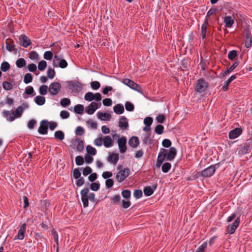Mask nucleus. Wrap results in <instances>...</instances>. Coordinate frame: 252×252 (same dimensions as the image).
<instances>
[{
	"label": "nucleus",
	"mask_w": 252,
	"mask_h": 252,
	"mask_svg": "<svg viewBox=\"0 0 252 252\" xmlns=\"http://www.w3.org/2000/svg\"><path fill=\"white\" fill-rule=\"evenodd\" d=\"M121 196L120 195H115L111 197V203L112 204H117L120 201Z\"/></svg>",
	"instance_id": "obj_56"
},
{
	"label": "nucleus",
	"mask_w": 252,
	"mask_h": 252,
	"mask_svg": "<svg viewBox=\"0 0 252 252\" xmlns=\"http://www.w3.org/2000/svg\"><path fill=\"white\" fill-rule=\"evenodd\" d=\"M162 150L166 156V159L169 161L173 160L177 154L176 149L174 147H171L168 150L163 149Z\"/></svg>",
	"instance_id": "obj_5"
},
{
	"label": "nucleus",
	"mask_w": 252,
	"mask_h": 252,
	"mask_svg": "<svg viewBox=\"0 0 252 252\" xmlns=\"http://www.w3.org/2000/svg\"><path fill=\"white\" fill-rule=\"evenodd\" d=\"M68 63L64 59H62V61L60 62V63H59L58 65V67H60L62 68H64L67 67Z\"/></svg>",
	"instance_id": "obj_62"
},
{
	"label": "nucleus",
	"mask_w": 252,
	"mask_h": 252,
	"mask_svg": "<svg viewBox=\"0 0 252 252\" xmlns=\"http://www.w3.org/2000/svg\"><path fill=\"white\" fill-rule=\"evenodd\" d=\"M29 58L32 60H38L39 59V55L35 51H32L29 54Z\"/></svg>",
	"instance_id": "obj_41"
},
{
	"label": "nucleus",
	"mask_w": 252,
	"mask_h": 252,
	"mask_svg": "<svg viewBox=\"0 0 252 252\" xmlns=\"http://www.w3.org/2000/svg\"><path fill=\"white\" fill-rule=\"evenodd\" d=\"M54 136L57 139L63 140L64 138V134L63 131L58 130L55 132Z\"/></svg>",
	"instance_id": "obj_27"
},
{
	"label": "nucleus",
	"mask_w": 252,
	"mask_h": 252,
	"mask_svg": "<svg viewBox=\"0 0 252 252\" xmlns=\"http://www.w3.org/2000/svg\"><path fill=\"white\" fill-rule=\"evenodd\" d=\"M143 141L144 144L146 145L150 144L151 143V134L150 133H146Z\"/></svg>",
	"instance_id": "obj_38"
},
{
	"label": "nucleus",
	"mask_w": 252,
	"mask_h": 252,
	"mask_svg": "<svg viewBox=\"0 0 252 252\" xmlns=\"http://www.w3.org/2000/svg\"><path fill=\"white\" fill-rule=\"evenodd\" d=\"M164 131V127L162 125H158L155 129V132L158 134H161Z\"/></svg>",
	"instance_id": "obj_40"
},
{
	"label": "nucleus",
	"mask_w": 252,
	"mask_h": 252,
	"mask_svg": "<svg viewBox=\"0 0 252 252\" xmlns=\"http://www.w3.org/2000/svg\"><path fill=\"white\" fill-rule=\"evenodd\" d=\"M113 110L116 114L120 115L124 113V107L122 104H118L114 107Z\"/></svg>",
	"instance_id": "obj_23"
},
{
	"label": "nucleus",
	"mask_w": 252,
	"mask_h": 252,
	"mask_svg": "<svg viewBox=\"0 0 252 252\" xmlns=\"http://www.w3.org/2000/svg\"><path fill=\"white\" fill-rule=\"evenodd\" d=\"M75 141L77 142L76 146V149L79 152H81L84 149V142L82 140H80L79 139H76Z\"/></svg>",
	"instance_id": "obj_29"
},
{
	"label": "nucleus",
	"mask_w": 252,
	"mask_h": 252,
	"mask_svg": "<svg viewBox=\"0 0 252 252\" xmlns=\"http://www.w3.org/2000/svg\"><path fill=\"white\" fill-rule=\"evenodd\" d=\"M84 107L81 104H77L74 106V112L78 114H82L83 113Z\"/></svg>",
	"instance_id": "obj_26"
},
{
	"label": "nucleus",
	"mask_w": 252,
	"mask_h": 252,
	"mask_svg": "<svg viewBox=\"0 0 252 252\" xmlns=\"http://www.w3.org/2000/svg\"><path fill=\"white\" fill-rule=\"evenodd\" d=\"M144 193L145 196H149L154 193L153 189L150 187H146L144 189Z\"/></svg>",
	"instance_id": "obj_33"
},
{
	"label": "nucleus",
	"mask_w": 252,
	"mask_h": 252,
	"mask_svg": "<svg viewBox=\"0 0 252 252\" xmlns=\"http://www.w3.org/2000/svg\"><path fill=\"white\" fill-rule=\"evenodd\" d=\"M19 40L20 42L21 45L27 48L32 44L30 39L25 34H21L19 36Z\"/></svg>",
	"instance_id": "obj_12"
},
{
	"label": "nucleus",
	"mask_w": 252,
	"mask_h": 252,
	"mask_svg": "<svg viewBox=\"0 0 252 252\" xmlns=\"http://www.w3.org/2000/svg\"><path fill=\"white\" fill-rule=\"evenodd\" d=\"M209 24L208 18H206L201 26V36L203 39L206 37L207 33V27Z\"/></svg>",
	"instance_id": "obj_18"
},
{
	"label": "nucleus",
	"mask_w": 252,
	"mask_h": 252,
	"mask_svg": "<svg viewBox=\"0 0 252 252\" xmlns=\"http://www.w3.org/2000/svg\"><path fill=\"white\" fill-rule=\"evenodd\" d=\"M208 87V83L203 78H200L198 80L195 86V90L201 93L205 91Z\"/></svg>",
	"instance_id": "obj_3"
},
{
	"label": "nucleus",
	"mask_w": 252,
	"mask_h": 252,
	"mask_svg": "<svg viewBox=\"0 0 252 252\" xmlns=\"http://www.w3.org/2000/svg\"><path fill=\"white\" fill-rule=\"evenodd\" d=\"M13 112L16 115V117H17V118H19L22 116L23 114V108L22 106H19L17 108L15 111Z\"/></svg>",
	"instance_id": "obj_42"
},
{
	"label": "nucleus",
	"mask_w": 252,
	"mask_h": 252,
	"mask_svg": "<svg viewBox=\"0 0 252 252\" xmlns=\"http://www.w3.org/2000/svg\"><path fill=\"white\" fill-rule=\"evenodd\" d=\"M133 195L136 199L141 198L142 196V192L141 190L137 189L134 191Z\"/></svg>",
	"instance_id": "obj_64"
},
{
	"label": "nucleus",
	"mask_w": 252,
	"mask_h": 252,
	"mask_svg": "<svg viewBox=\"0 0 252 252\" xmlns=\"http://www.w3.org/2000/svg\"><path fill=\"white\" fill-rule=\"evenodd\" d=\"M48 88L47 85H43L40 87L39 89V94L41 95H44L47 94Z\"/></svg>",
	"instance_id": "obj_30"
},
{
	"label": "nucleus",
	"mask_w": 252,
	"mask_h": 252,
	"mask_svg": "<svg viewBox=\"0 0 252 252\" xmlns=\"http://www.w3.org/2000/svg\"><path fill=\"white\" fill-rule=\"evenodd\" d=\"M25 93L28 95H32V96L35 95L33 87L31 86L26 88Z\"/></svg>",
	"instance_id": "obj_37"
},
{
	"label": "nucleus",
	"mask_w": 252,
	"mask_h": 252,
	"mask_svg": "<svg viewBox=\"0 0 252 252\" xmlns=\"http://www.w3.org/2000/svg\"><path fill=\"white\" fill-rule=\"evenodd\" d=\"M61 85L59 82L52 83L48 88L50 94L52 95H57L61 89Z\"/></svg>",
	"instance_id": "obj_4"
},
{
	"label": "nucleus",
	"mask_w": 252,
	"mask_h": 252,
	"mask_svg": "<svg viewBox=\"0 0 252 252\" xmlns=\"http://www.w3.org/2000/svg\"><path fill=\"white\" fill-rule=\"evenodd\" d=\"M103 143L106 148H109L112 146V140L110 136H106L104 137Z\"/></svg>",
	"instance_id": "obj_24"
},
{
	"label": "nucleus",
	"mask_w": 252,
	"mask_h": 252,
	"mask_svg": "<svg viewBox=\"0 0 252 252\" xmlns=\"http://www.w3.org/2000/svg\"><path fill=\"white\" fill-rule=\"evenodd\" d=\"M26 64V61L23 58H20L16 62V65L18 68H22Z\"/></svg>",
	"instance_id": "obj_28"
},
{
	"label": "nucleus",
	"mask_w": 252,
	"mask_h": 252,
	"mask_svg": "<svg viewBox=\"0 0 252 252\" xmlns=\"http://www.w3.org/2000/svg\"><path fill=\"white\" fill-rule=\"evenodd\" d=\"M153 120L151 117H146L144 120V124L145 126H151L153 123Z\"/></svg>",
	"instance_id": "obj_55"
},
{
	"label": "nucleus",
	"mask_w": 252,
	"mask_h": 252,
	"mask_svg": "<svg viewBox=\"0 0 252 252\" xmlns=\"http://www.w3.org/2000/svg\"><path fill=\"white\" fill-rule=\"evenodd\" d=\"M122 82L125 85L138 92H140L141 90V87L137 84L129 79H124L123 80Z\"/></svg>",
	"instance_id": "obj_7"
},
{
	"label": "nucleus",
	"mask_w": 252,
	"mask_h": 252,
	"mask_svg": "<svg viewBox=\"0 0 252 252\" xmlns=\"http://www.w3.org/2000/svg\"><path fill=\"white\" fill-rule=\"evenodd\" d=\"M100 184L99 183H93L91 184L90 188L93 191H97L99 189Z\"/></svg>",
	"instance_id": "obj_54"
},
{
	"label": "nucleus",
	"mask_w": 252,
	"mask_h": 252,
	"mask_svg": "<svg viewBox=\"0 0 252 252\" xmlns=\"http://www.w3.org/2000/svg\"><path fill=\"white\" fill-rule=\"evenodd\" d=\"M171 165L169 162L164 163L161 167L162 171L164 173H167L171 169Z\"/></svg>",
	"instance_id": "obj_31"
},
{
	"label": "nucleus",
	"mask_w": 252,
	"mask_h": 252,
	"mask_svg": "<svg viewBox=\"0 0 252 252\" xmlns=\"http://www.w3.org/2000/svg\"><path fill=\"white\" fill-rule=\"evenodd\" d=\"M166 158V156L163 152V150L161 151L158 155L157 160L160 161V162H163Z\"/></svg>",
	"instance_id": "obj_49"
},
{
	"label": "nucleus",
	"mask_w": 252,
	"mask_h": 252,
	"mask_svg": "<svg viewBox=\"0 0 252 252\" xmlns=\"http://www.w3.org/2000/svg\"><path fill=\"white\" fill-rule=\"evenodd\" d=\"M10 68L9 64L6 62H3L0 66V69L3 72L7 71Z\"/></svg>",
	"instance_id": "obj_46"
},
{
	"label": "nucleus",
	"mask_w": 252,
	"mask_h": 252,
	"mask_svg": "<svg viewBox=\"0 0 252 252\" xmlns=\"http://www.w3.org/2000/svg\"><path fill=\"white\" fill-rule=\"evenodd\" d=\"M216 168L214 165H211L201 172V175L204 177L212 176L215 173Z\"/></svg>",
	"instance_id": "obj_13"
},
{
	"label": "nucleus",
	"mask_w": 252,
	"mask_h": 252,
	"mask_svg": "<svg viewBox=\"0 0 252 252\" xmlns=\"http://www.w3.org/2000/svg\"><path fill=\"white\" fill-rule=\"evenodd\" d=\"M34 101L37 105H42L45 102V98L42 96L38 95L34 98Z\"/></svg>",
	"instance_id": "obj_25"
},
{
	"label": "nucleus",
	"mask_w": 252,
	"mask_h": 252,
	"mask_svg": "<svg viewBox=\"0 0 252 252\" xmlns=\"http://www.w3.org/2000/svg\"><path fill=\"white\" fill-rule=\"evenodd\" d=\"M122 195L125 198L128 199L130 198L131 195V192L129 190L126 189L122 192Z\"/></svg>",
	"instance_id": "obj_60"
},
{
	"label": "nucleus",
	"mask_w": 252,
	"mask_h": 252,
	"mask_svg": "<svg viewBox=\"0 0 252 252\" xmlns=\"http://www.w3.org/2000/svg\"><path fill=\"white\" fill-rule=\"evenodd\" d=\"M119 127L124 130L127 128L128 127V123L127 119L125 116H122L119 121Z\"/></svg>",
	"instance_id": "obj_15"
},
{
	"label": "nucleus",
	"mask_w": 252,
	"mask_h": 252,
	"mask_svg": "<svg viewBox=\"0 0 252 252\" xmlns=\"http://www.w3.org/2000/svg\"><path fill=\"white\" fill-rule=\"evenodd\" d=\"M53 53L50 51H46L44 53V55H43V57H44V59L48 60V61L51 60L53 58Z\"/></svg>",
	"instance_id": "obj_43"
},
{
	"label": "nucleus",
	"mask_w": 252,
	"mask_h": 252,
	"mask_svg": "<svg viewBox=\"0 0 252 252\" xmlns=\"http://www.w3.org/2000/svg\"><path fill=\"white\" fill-rule=\"evenodd\" d=\"M75 132L76 135L82 136L84 134L85 130L82 126H78L76 127Z\"/></svg>",
	"instance_id": "obj_47"
},
{
	"label": "nucleus",
	"mask_w": 252,
	"mask_h": 252,
	"mask_svg": "<svg viewBox=\"0 0 252 252\" xmlns=\"http://www.w3.org/2000/svg\"><path fill=\"white\" fill-rule=\"evenodd\" d=\"M242 130L240 128H236L233 130H231L229 132V138L230 139H234L237 138L239 135L241 134Z\"/></svg>",
	"instance_id": "obj_14"
},
{
	"label": "nucleus",
	"mask_w": 252,
	"mask_h": 252,
	"mask_svg": "<svg viewBox=\"0 0 252 252\" xmlns=\"http://www.w3.org/2000/svg\"><path fill=\"white\" fill-rule=\"evenodd\" d=\"M91 86L94 90H96L100 87V84L98 81H93L91 83Z\"/></svg>",
	"instance_id": "obj_57"
},
{
	"label": "nucleus",
	"mask_w": 252,
	"mask_h": 252,
	"mask_svg": "<svg viewBox=\"0 0 252 252\" xmlns=\"http://www.w3.org/2000/svg\"><path fill=\"white\" fill-rule=\"evenodd\" d=\"M55 71L54 69L49 68L47 71V76L49 78L52 79L54 78L55 76Z\"/></svg>",
	"instance_id": "obj_51"
},
{
	"label": "nucleus",
	"mask_w": 252,
	"mask_h": 252,
	"mask_svg": "<svg viewBox=\"0 0 252 252\" xmlns=\"http://www.w3.org/2000/svg\"><path fill=\"white\" fill-rule=\"evenodd\" d=\"M18 234L15 236L14 240H22L24 239L26 229V223H23L19 226Z\"/></svg>",
	"instance_id": "obj_8"
},
{
	"label": "nucleus",
	"mask_w": 252,
	"mask_h": 252,
	"mask_svg": "<svg viewBox=\"0 0 252 252\" xmlns=\"http://www.w3.org/2000/svg\"><path fill=\"white\" fill-rule=\"evenodd\" d=\"M119 159V155L114 153H110L107 157V161L114 165L118 162Z\"/></svg>",
	"instance_id": "obj_16"
},
{
	"label": "nucleus",
	"mask_w": 252,
	"mask_h": 252,
	"mask_svg": "<svg viewBox=\"0 0 252 252\" xmlns=\"http://www.w3.org/2000/svg\"><path fill=\"white\" fill-rule=\"evenodd\" d=\"M86 123L87 124L88 126L91 128L96 129L97 128L96 123L92 120H89L86 121Z\"/></svg>",
	"instance_id": "obj_44"
},
{
	"label": "nucleus",
	"mask_w": 252,
	"mask_h": 252,
	"mask_svg": "<svg viewBox=\"0 0 252 252\" xmlns=\"http://www.w3.org/2000/svg\"><path fill=\"white\" fill-rule=\"evenodd\" d=\"M240 223V217H238L235 220V221L229 224L227 227V231L229 234H233L236 231V229L238 228L239 224Z\"/></svg>",
	"instance_id": "obj_6"
},
{
	"label": "nucleus",
	"mask_w": 252,
	"mask_h": 252,
	"mask_svg": "<svg viewBox=\"0 0 252 252\" xmlns=\"http://www.w3.org/2000/svg\"><path fill=\"white\" fill-rule=\"evenodd\" d=\"M101 104L100 102L97 103L95 102H92L86 108V112L89 114H93L95 110L100 107Z\"/></svg>",
	"instance_id": "obj_9"
},
{
	"label": "nucleus",
	"mask_w": 252,
	"mask_h": 252,
	"mask_svg": "<svg viewBox=\"0 0 252 252\" xmlns=\"http://www.w3.org/2000/svg\"><path fill=\"white\" fill-rule=\"evenodd\" d=\"M129 145L132 148L137 147L139 144V139L136 136H133L128 141Z\"/></svg>",
	"instance_id": "obj_19"
},
{
	"label": "nucleus",
	"mask_w": 252,
	"mask_h": 252,
	"mask_svg": "<svg viewBox=\"0 0 252 252\" xmlns=\"http://www.w3.org/2000/svg\"><path fill=\"white\" fill-rule=\"evenodd\" d=\"M49 126V122L45 120L40 122V126L38 128V131L41 134H45L47 133L48 128Z\"/></svg>",
	"instance_id": "obj_10"
},
{
	"label": "nucleus",
	"mask_w": 252,
	"mask_h": 252,
	"mask_svg": "<svg viewBox=\"0 0 252 252\" xmlns=\"http://www.w3.org/2000/svg\"><path fill=\"white\" fill-rule=\"evenodd\" d=\"M237 53L236 50L230 51L228 54V58L230 60H233L237 56Z\"/></svg>",
	"instance_id": "obj_50"
},
{
	"label": "nucleus",
	"mask_w": 252,
	"mask_h": 252,
	"mask_svg": "<svg viewBox=\"0 0 252 252\" xmlns=\"http://www.w3.org/2000/svg\"><path fill=\"white\" fill-rule=\"evenodd\" d=\"M97 116L98 119L103 121H109L111 118L110 114L107 113L98 112Z\"/></svg>",
	"instance_id": "obj_21"
},
{
	"label": "nucleus",
	"mask_w": 252,
	"mask_h": 252,
	"mask_svg": "<svg viewBox=\"0 0 252 252\" xmlns=\"http://www.w3.org/2000/svg\"><path fill=\"white\" fill-rule=\"evenodd\" d=\"M94 94L92 92L87 93L84 96V99L86 101H91L94 100Z\"/></svg>",
	"instance_id": "obj_32"
},
{
	"label": "nucleus",
	"mask_w": 252,
	"mask_h": 252,
	"mask_svg": "<svg viewBox=\"0 0 252 252\" xmlns=\"http://www.w3.org/2000/svg\"><path fill=\"white\" fill-rule=\"evenodd\" d=\"M89 189L88 188H84L81 190L80 194L81 195V200L82 201L83 206L84 208H86L89 205L88 200L89 199L91 201L94 202L95 201V194L94 193L91 192L89 194Z\"/></svg>",
	"instance_id": "obj_1"
},
{
	"label": "nucleus",
	"mask_w": 252,
	"mask_h": 252,
	"mask_svg": "<svg viewBox=\"0 0 252 252\" xmlns=\"http://www.w3.org/2000/svg\"><path fill=\"white\" fill-rule=\"evenodd\" d=\"M2 87L4 90L8 91L12 89L13 85L10 82L7 81H4L2 83Z\"/></svg>",
	"instance_id": "obj_45"
},
{
	"label": "nucleus",
	"mask_w": 252,
	"mask_h": 252,
	"mask_svg": "<svg viewBox=\"0 0 252 252\" xmlns=\"http://www.w3.org/2000/svg\"><path fill=\"white\" fill-rule=\"evenodd\" d=\"M70 104V100L67 98H63L61 100V104L63 107H66Z\"/></svg>",
	"instance_id": "obj_52"
},
{
	"label": "nucleus",
	"mask_w": 252,
	"mask_h": 252,
	"mask_svg": "<svg viewBox=\"0 0 252 252\" xmlns=\"http://www.w3.org/2000/svg\"><path fill=\"white\" fill-rule=\"evenodd\" d=\"M126 138L125 137H122L118 139V144L121 153H124L126 151Z\"/></svg>",
	"instance_id": "obj_11"
},
{
	"label": "nucleus",
	"mask_w": 252,
	"mask_h": 252,
	"mask_svg": "<svg viewBox=\"0 0 252 252\" xmlns=\"http://www.w3.org/2000/svg\"><path fill=\"white\" fill-rule=\"evenodd\" d=\"M223 22L225 27L231 28L234 24V21L231 16H227L224 18Z\"/></svg>",
	"instance_id": "obj_17"
},
{
	"label": "nucleus",
	"mask_w": 252,
	"mask_h": 252,
	"mask_svg": "<svg viewBox=\"0 0 252 252\" xmlns=\"http://www.w3.org/2000/svg\"><path fill=\"white\" fill-rule=\"evenodd\" d=\"M75 162L77 165H81L84 163V159L81 156H77L75 158Z\"/></svg>",
	"instance_id": "obj_53"
},
{
	"label": "nucleus",
	"mask_w": 252,
	"mask_h": 252,
	"mask_svg": "<svg viewBox=\"0 0 252 252\" xmlns=\"http://www.w3.org/2000/svg\"><path fill=\"white\" fill-rule=\"evenodd\" d=\"M237 78L236 75H231L226 81L225 82L224 85L222 86V90L224 92L228 90L229 84Z\"/></svg>",
	"instance_id": "obj_20"
},
{
	"label": "nucleus",
	"mask_w": 252,
	"mask_h": 252,
	"mask_svg": "<svg viewBox=\"0 0 252 252\" xmlns=\"http://www.w3.org/2000/svg\"><path fill=\"white\" fill-rule=\"evenodd\" d=\"M126 109L128 111H132L134 110V105L130 102H126L125 103Z\"/></svg>",
	"instance_id": "obj_58"
},
{
	"label": "nucleus",
	"mask_w": 252,
	"mask_h": 252,
	"mask_svg": "<svg viewBox=\"0 0 252 252\" xmlns=\"http://www.w3.org/2000/svg\"><path fill=\"white\" fill-rule=\"evenodd\" d=\"M119 172L116 175V179L118 182H123L129 175L130 171L128 168H123L122 166L117 167Z\"/></svg>",
	"instance_id": "obj_2"
},
{
	"label": "nucleus",
	"mask_w": 252,
	"mask_h": 252,
	"mask_svg": "<svg viewBox=\"0 0 252 252\" xmlns=\"http://www.w3.org/2000/svg\"><path fill=\"white\" fill-rule=\"evenodd\" d=\"M207 246V242H203L196 250L195 252H204Z\"/></svg>",
	"instance_id": "obj_48"
},
{
	"label": "nucleus",
	"mask_w": 252,
	"mask_h": 252,
	"mask_svg": "<svg viewBox=\"0 0 252 252\" xmlns=\"http://www.w3.org/2000/svg\"><path fill=\"white\" fill-rule=\"evenodd\" d=\"M73 176L74 179H77L80 178L81 172H80L78 168H75L73 171Z\"/></svg>",
	"instance_id": "obj_59"
},
{
	"label": "nucleus",
	"mask_w": 252,
	"mask_h": 252,
	"mask_svg": "<svg viewBox=\"0 0 252 252\" xmlns=\"http://www.w3.org/2000/svg\"><path fill=\"white\" fill-rule=\"evenodd\" d=\"M61 117L63 119H67L69 117V113L67 111H62L60 113Z\"/></svg>",
	"instance_id": "obj_63"
},
{
	"label": "nucleus",
	"mask_w": 252,
	"mask_h": 252,
	"mask_svg": "<svg viewBox=\"0 0 252 252\" xmlns=\"http://www.w3.org/2000/svg\"><path fill=\"white\" fill-rule=\"evenodd\" d=\"M87 151L88 154L94 156L96 154V149L90 145H88L86 147Z\"/></svg>",
	"instance_id": "obj_35"
},
{
	"label": "nucleus",
	"mask_w": 252,
	"mask_h": 252,
	"mask_svg": "<svg viewBox=\"0 0 252 252\" xmlns=\"http://www.w3.org/2000/svg\"><path fill=\"white\" fill-rule=\"evenodd\" d=\"M62 59L57 55L54 56L53 60V65L54 67H58V64L60 63V62L62 61Z\"/></svg>",
	"instance_id": "obj_39"
},
{
	"label": "nucleus",
	"mask_w": 252,
	"mask_h": 252,
	"mask_svg": "<svg viewBox=\"0 0 252 252\" xmlns=\"http://www.w3.org/2000/svg\"><path fill=\"white\" fill-rule=\"evenodd\" d=\"M103 104L105 106H110L112 104V101L111 98H107L103 100Z\"/></svg>",
	"instance_id": "obj_61"
},
{
	"label": "nucleus",
	"mask_w": 252,
	"mask_h": 252,
	"mask_svg": "<svg viewBox=\"0 0 252 252\" xmlns=\"http://www.w3.org/2000/svg\"><path fill=\"white\" fill-rule=\"evenodd\" d=\"M47 67V63L45 61L42 60L39 62L38 68L40 71H43Z\"/></svg>",
	"instance_id": "obj_36"
},
{
	"label": "nucleus",
	"mask_w": 252,
	"mask_h": 252,
	"mask_svg": "<svg viewBox=\"0 0 252 252\" xmlns=\"http://www.w3.org/2000/svg\"><path fill=\"white\" fill-rule=\"evenodd\" d=\"M238 64H239V63L238 62H235V63H233V64L232 65H231L230 67L228 69H227V70L224 71L222 73V76L224 77L228 74L231 73L234 69L236 68V67L238 65Z\"/></svg>",
	"instance_id": "obj_22"
},
{
	"label": "nucleus",
	"mask_w": 252,
	"mask_h": 252,
	"mask_svg": "<svg viewBox=\"0 0 252 252\" xmlns=\"http://www.w3.org/2000/svg\"><path fill=\"white\" fill-rule=\"evenodd\" d=\"M32 80V76L30 73H26L24 76V82L25 84H29Z\"/></svg>",
	"instance_id": "obj_34"
}]
</instances>
